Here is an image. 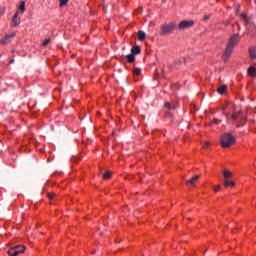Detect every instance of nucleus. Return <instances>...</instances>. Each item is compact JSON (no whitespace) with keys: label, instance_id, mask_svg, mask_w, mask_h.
Here are the masks:
<instances>
[{"label":"nucleus","instance_id":"obj_1","mask_svg":"<svg viewBox=\"0 0 256 256\" xmlns=\"http://www.w3.org/2000/svg\"><path fill=\"white\" fill-rule=\"evenodd\" d=\"M220 145L223 149H229L235 145V138L231 133H225L220 137Z\"/></svg>","mask_w":256,"mask_h":256},{"label":"nucleus","instance_id":"obj_2","mask_svg":"<svg viewBox=\"0 0 256 256\" xmlns=\"http://www.w3.org/2000/svg\"><path fill=\"white\" fill-rule=\"evenodd\" d=\"M230 119L234 121V123H237V127H243L245 125V121H247V116L239 110L233 112Z\"/></svg>","mask_w":256,"mask_h":256},{"label":"nucleus","instance_id":"obj_3","mask_svg":"<svg viewBox=\"0 0 256 256\" xmlns=\"http://www.w3.org/2000/svg\"><path fill=\"white\" fill-rule=\"evenodd\" d=\"M223 177H224V187L226 188H231L233 189V187H235V181L231 180L233 179V172H231L230 170H224L223 171Z\"/></svg>","mask_w":256,"mask_h":256},{"label":"nucleus","instance_id":"obj_4","mask_svg":"<svg viewBox=\"0 0 256 256\" xmlns=\"http://www.w3.org/2000/svg\"><path fill=\"white\" fill-rule=\"evenodd\" d=\"M175 27H176V25L173 22H170L168 24H163L161 26L160 35L163 36V35H169V34L173 33V31H175Z\"/></svg>","mask_w":256,"mask_h":256},{"label":"nucleus","instance_id":"obj_5","mask_svg":"<svg viewBox=\"0 0 256 256\" xmlns=\"http://www.w3.org/2000/svg\"><path fill=\"white\" fill-rule=\"evenodd\" d=\"M25 253V246L23 245H16L8 250V255L10 256H17Z\"/></svg>","mask_w":256,"mask_h":256},{"label":"nucleus","instance_id":"obj_6","mask_svg":"<svg viewBox=\"0 0 256 256\" xmlns=\"http://www.w3.org/2000/svg\"><path fill=\"white\" fill-rule=\"evenodd\" d=\"M15 37H17L16 32H12L11 34L5 35L0 39V45H7L8 43H11V39H15Z\"/></svg>","mask_w":256,"mask_h":256},{"label":"nucleus","instance_id":"obj_7","mask_svg":"<svg viewBox=\"0 0 256 256\" xmlns=\"http://www.w3.org/2000/svg\"><path fill=\"white\" fill-rule=\"evenodd\" d=\"M194 25H195V22H193V20H190V21L184 20L179 23L178 29H180V31H183L184 29H189L190 27H193Z\"/></svg>","mask_w":256,"mask_h":256},{"label":"nucleus","instance_id":"obj_8","mask_svg":"<svg viewBox=\"0 0 256 256\" xmlns=\"http://www.w3.org/2000/svg\"><path fill=\"white\" fill-rule=\"evenodd\" d=\"M237 43H239V34H235L230 38L228 47H232L233 49H235V46H237Z\"/></svg>","mask_w":256,"mask_h":256},{"label":"nucleus","instance_id":"obj_9","mask_svg":"<svg viewBox=\"0 0 256 256\" xmlns=\"http://www.w3.org/2000/svg\"><path fill=\"white\" fill-rule=\"evenodd\" d=\"M231 53H233V47L227 45L222 56L223 61H228V59L231 57Z\"/></svg>","mask_w":256,"mask_h":256},{"label":"nucleus","instance_id":"obj_10","mask_svg":"<svg viewBox=\"0 0 256 256\" xmlns=\"http://www.w3.org/2000/svg\"><path fill=\"white\" fill-rule=\"evenodd\" d=\"M21 24V18H19V11H17L11 21V25L12 27H19V25Z\"/></svg>","mask_w":256,"mask_h":256},{"label":"nucleus","instance_id":"obj_11","mask_svg":"<svg viewBox=\"0 0 256 256\" xmlns=\"http://www.w3.org/2000/svg\"><path fill=\"white\" fill-rule=\"evenodd\" d=\"M201 176L199 175H194L193 177H191L189 180L186 181V185L188 187H193L195 185V183H197V181H199Z\"/></svg>","mask_w":256,"mask_h":256},{"label":"nucleus","instance_id":"obj_12","mask_svg":"<svg viewBox=\"0 0 256 256\" xmlns=\"http://www.w3.org/2000/svg\"><path fill=\"white\" fill-rule=\"evenodd\" d=\"M165 109H168V111H175V109H177V103L176 102H166L164 104Z\"/></svg>","mask_w":256,"mask_h":256},{"label":"nucleus","instance_id":"obj_13","mask_svg":"<svg viewBox=\"0 0 256 256\" xmlns=\"http://www.w3.org/2000/svg\"><path fill=\"white\" fill-rule=\"evenodd\" d=\"M249 55L251 59H256V47L249 48Z\"/></svg>","mask_w":256,"mask_h":256},{"label":"nucleus","instance_id":"obj_14","mask_svg":"<svg viewBox=\"0 0 256 256\" xmlns=\"http://www.w3.org/2000/svg\"><path fill=\"white\" fill-rule=\"evenodd\" d=\"M131 53H132V55H139V53H141V47L133 46Z\"/></svg>","mask_w":256,"mask_h":256},{"label":"nucleus","instance_id":"obj_15","mask_svg":"<svg viewBox=\"0 0 256 256\" xmlns=\"http://www.w3.org/2000/svg\"><path fill=\"white\" fill-rule=\"evenodd\" d=\"M248 75L250 77H256V68L255 67H249L248 68Z\"/></svg>","mask_w":256,"mask_h":256},{"label":"nucleus","instance_id":"obj_16","mask_svg":"<svg viewBox=\"0 0 256 256\" xmlns=\"http://www.w3.org/2000/svg\"><path fill=\"white\" fill-rule=\"evenodd\" d=\"M217 91L220 95H224V93H227V86L222 85L220 88L217 89Z\"/></svg>","mask_w":256,"mask_h":256},{"label":"nucleus","instance_id":"obj_17","mask_svg":"<svg viewBox=\"0 0 256 256\" xmlns=\"http://www.w3.org/2000/svg\"><path fill=\"white\" fill-rule=\"evenodd\" d=\"M128 63H135V54H129L126 56Z\"/></svg>","mask_w":256,"mask_h":256},{"label":"nucleus","instance_id":"obj_18","mask_svg":"<svg viewBox=\"0 0 256 256\" xmlns=\"http://www.w3.org/2000/svg\"><path fill=\"white\" fill-rule=\"evenodd\" d=\"M146 35L143 31H138V39L139 41H143L145 39Z\"/></svg>","mask_w":256,"mask_h":256},{"label":"nucleus","instance_id":"obj_19","mask_svg":"<svg viewBox=\"0 0 256 256\" xmlns=\"http://www.w3.org/2000/svg\"><path fill=\"white\" fill-rule=\"evenodd\" d=\"M133 75H135L136 77H139V75H141V69L140 68H134L133 69Z\"/></svg>","mask_w":256,"mask_h":256},{"label":"nucleus","instance_id":"obj_20","mask_svg":"<svg viewBox=\"0 0 256 256\" xmlns=\"http://www.w3.org/2000/svg\"><path fill=\"white\" fill-rule=\"evenodd\" d=\"M21 13H25V1H22L19 6Z\"/></svg>","mask_w":256,"mask_h":256},{"label":"nucleus","instance_id":"obj_21","mask_svg":"<svg viewBox=\"0 0 256 256\" xmlns=\"http://www.w3.org/2000/svg\"><path fill=\"white\" fill-rule=\"evenodd\" d=\"M111 172L107 171L103 174V179L107 180V179H111Z\"/></svg>","mask_w":256,"mask_h":256},{"label":"nucleus","instance_id":"obj_22","mask_svg":"<svg viewBox=\"0 0 256 256\" xmlns=\"http://www.w3.org/2000/svg\"><path fill=\"white\" fill-rule=\"evenodd\" d=\"M212 189L214 193H219V191H221V185H214Z\"/></svg>","mask_w":256,"mask_h":256},{"label":"nucleus","instance_id":"obj_23","mask_svg":"<svg viewBox=\"0 0 256 256\" xmlns=\"http://www.w3.org/2000/svg\"><path fill=\"white\" fill-rule=\"evenodd\" d=\"M219 123H221V120H219V119H213V120L209 123V125L212 126V125H217V124H219Z\"/></svg>","mask_w":256,"mask_h":256},{"label":"nucleus","instance_id":"obj_24","mask_svg":"<svg viewBox=\"0 0 256 256\" xmlns=\"http://www.w3.org/2000/svg\"><path fill=\"white\" fill-rule=\"evenodd\" d=\"M47 197H48V199H55L56 194L54 192H49V193H47Z\"/></svg>","mask_w":256,"mask_h":256},{"label":"nucleus","instance_id":"obj_25","mask_svg":"<svg viewBox=\"0 0 256 256\" xmlns=\"http://www.w3.org/2000/svg\"><path fill=\"white\" fill-rule=\"evenodd\" d=\"M69 3V0H60V7H65Z\"/></svg>","mask_w":256,"mask_h":256},{"label":"nucleus","instance_id":"obj_26","mask_svg":"<svg viewBox=\"0 0 256 256\" xmlns=\"http://www.w3.org/2000/svg\"><path fill=\"white\" fill-rule=\"evenodd\" d=\"M51 43V39H46V40H44V42H43V47H47V45H49Z\"/></svg>","mask_w":256,"mask_h":256},{"label":"nucleus","instance_id":"obj_27","mask_svg":"<svg viewBox=\"0 0 256 256\" xmlns=\"http://www.w3.org/2000/svg\"><path fill=\"white\" fill-rule=\"evenodd\" d=\"M240 17H241L242 19H244L245 25H247V23H248L247 15H246V14H241Z\"/></svg>","mask_w":256,"mask_h":256},{"label":"nucleus","instance_id":"obj_28","mask_svg":"<svg viewBox=\"0 0 256 256\" xmlns=\"http://www.w3.org/2000/svg\"><path fill=\"white\" fill-rule=\"evenodd\" d=\"M209 142H205L203 145V149H209Z\"/></svg>","mask_w":256,"mask_h":256},{"label":"nucleus","instance_id":"obj_29","mask_svg":"<svg viewBox=\"0 0 256 256\" xmlns=\"http://www.w3.org/2000/svg\"><path fill=\"white\" fill-rule=\"evenodd\" d=\"M0 15H5V8L0 9Z\"/></svg>","mask_w":256,"mask_h":256},{"label":"nucleus","instance_id":"obj_30","mask_svg":"<svg viewBox=\"0 0 256 256\" xmlns=\"http://www.w3.org/2000/svg\"><path fill=\"white\" fill-rule=\"evenodd\" d=\"M11 63H15V60L11 59V60L9 61V64L11 65Z\"/></svg>","mask_w":256,"mask_h":256},{"label":"nucleus","instance_id":"obj_31","mask_svg":"<svg viewBox=\"0 0 256 256\" xmlns=\"http://www.w3.org/2000/svg\"><path fill=\"white\" fill-rule=\"evenodd\" d=\"M209 19V16H204V21H207Z\"/></svg>","mask_w":256,"mask_h":256},{"label":"nucleus","instance_id":"obj_32","mask_svg":"<svg viewBox=\"0 0 256 256\" xmlns=\"http://www.w3.org/2000/svg\"><path fill=\"white\" fill-rule=\"evenodd\" d=\"M142 11H143L142 8H139V9H138V13H141Z\"/></svg>","mask_w":256,"mask_h":256},{"label":"nucleus","instance_id":"obj_33","mask_svg":"<svg viewBox=\"0 0 256 256\" xmlns=\"http://www.w3.org/2000/svg\"><path fill=\"white\" fill-rule=\"evenodd\" d=\"M237 25H238V30L240 31L241 30V26H239V24L237 23Z\"/></svg>","mask_w":256,"mask_h":256},{"label":"nucleus","instance_id":"obj_34","mask_svg":"<svg viewBox=\"0 0 256 256\" xmlns=\"http://www.w3.org/2000/svg\"><path fill=\"white\" fill-rule=\"evenodd\" d=\"M229 107L233 108V107H235V105H233V104H230V105H229Z\"/></svg>","mask_w":256,"mask_h":256},{"label":"nucleus","instance_id":"obj_35","mask_svg":"<svg viewBox=\"0 0 256 256\" xmlns=\"http://www.w3.org/2000/svg\"><path fill=\"white\" fill-rule=\"evenodd\" d=\"M225 25H229V21H227V22L225 23Z\"/></svg>","mask_w":256,"mask_h":256}]
</instances>
